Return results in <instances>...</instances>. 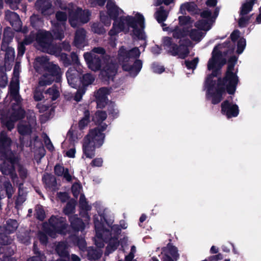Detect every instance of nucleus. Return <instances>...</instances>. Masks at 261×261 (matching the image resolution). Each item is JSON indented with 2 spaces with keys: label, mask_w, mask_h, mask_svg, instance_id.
Segmentation results:
<instances>
[{
  "label": "nucleus",
  "mask_w": 261,
  "mask_h": 261,
  "mask_svg": "<svg viewBox=\"0 0 261 261\" xmlns=\"http://www.w3.org/2000/svg\"><path fill=\"white\" fill-rule=\"evenodd\" d=\"M105 138V134L104 133H100L98 130L91 129L89 133L85 137L84 140L90 141L97 148L100 147L104 142Z\"/></svg>",
  "instance_id": "nucleus-15"
},
{
  "label": "nucleus",
  "mask_w": 261,
  "mask_h": 261,
  "mask_svg": "<svg viewBox=\"0 0 261 261\" xmlns=\"http://www.w3.org/2000/svg\"><path fill=\"white\" fill-rule=\"evenodd\" d=\"M95 81L94 76L90 73H86L81 76V88H85L91 85Z\"/></svg>",
  "instance_id": "nucleus-29"
},
{
  "label": "nucleus",
  "mask_w": 261,
  "mask_h": 261,
  "mask_svg": "<svg viewBox=\"0 0 261 261\" xmlns=\"http://www.w3.org/2000/svg\"><path fill=\"white\" fill-rule=\"evenodd\" d=\"M36 217L42 220L45 217V213L42 207L41 206H37L36 207Z\"/></svg>",
  "instance_id": "nucleus-60"
},
{
  "label": "nucleus",
  "mask_w": 261,
  "mask_h": 261,
  "mask_svg": "<svg viewBox=\"0 0 261 261\" xmlns=\"http://www.w3.org/2000/svg\"><path fill=\"white\" fill-rule=\"evenodd\" d=\"M207 88L206 97L207 99L211 98V102L213 105L218 104L223 99V95L225 93L224 89L217 84V86L209 89V86L205 85Z\"/></svg>",
  "instance_id": "nucleus-13"
},
{
  "label": "nucleus",
  "mask_w": 261,
  "mask_h": 261,
  "mask_svg": "<svg viewBox=\"0 0 261 261\" xmlns=\"http://www.w3.org/2000/svg\"><path fill=\"white\" fill-rule=\"evenodd\" d=\"M14 37V34L10 27H6L4 29L3 38L2 40L10 43Z\"/></svg>",
  "instance_id": "nucleus-41"
},
{
  "label": "nucleus",
  "mask_w": 261,
  "mask_h": 261,
  "mask_svg": "<svg viewBox=\"0 0 261 261\" xmlns=\"http://www.w3.org/2000/svg\"><path fill=\"white\" fill-rule=\"evenodd\" d=\"M212 23L208 20L200 19L196 22L195 26L200 30L207 31L211 29Z\"/></svg>",
  "instance_id": "nucleus-32"
},
{
  "label": "nucleus",
  "mask_w": 261,
  "mask_h": 261,
  "mask_svg": "<svg viewBox=\"0 0 261 261\" xmlns=\"http://www.w3.org/2000/svg\"><path fill=\"white\" fill-rule=\"evenodd\" d=\"M0 169L4 174L10 175L13 177L15 172L14 164H1Z\"/></svg>",
  "instance_id": "nucleus-34"
},
{
  "label": "nucleus",
  "mask_w": 261,
  "mask_h": 261,
  "mask_svg": "<svg viewBox=\"0 0 261 261\" xmlns=\"http://www.w3.org/2000/svg\"><path fill=\"white\" fill-rule=\"evenodd\" d=\"M72 13L79 22L83 23H87L89 21L91 15V13L89 10H83L82 9L80 8H77Z\"/></svg>",
  "instance_id": "nucleus-23"
},
{
  "label": "nucleus",
  "mask_w": 261,
  "mask_h": 261,
  "mask_svg": "<svg viewBox=\"0 0 261 261\" xmlns=\"http://www.w3.org/2000/svg\"><path fill=\"white\" fill-rule=\"evenodd\" d=\"M7 77L3 67H0V84L5 87L7 84Z\"/></svg>",
  "instance_id": "nucleus-58"
},
{
  "label": "nucleus",
  "mask_w": 261,
  "mask_h": 261,
  "mask_svg": "<svg viewBox=\"0 0 261 261\" xmlns=\"http://www.w3.org/2000/svg\"><path fill=\"white\" fill-rule=\"evenodd\" d=\"M34 68L36 71L39 73H42L51 62H49V58L46 56L38 57L35 59Z\"/></svg>",
  "instance_id": "nucleus-19"
},
{
  "label": "nucleus",
  "mask_w": 261,
  "mask_h": 261,
  "mask_svg": "<svg viewBox=\"0 0 261 261\" xmlns=\"http://www.w3.org/2000/svg\"><path fill=\"white\" fill-rule=\"evenodd\" d=\"M221 113L227 119L237 117L239 115V107L232 101V96H229L221 103Z\"/></svg>",
  "instance_id": "nucleus-9"
},
{
  "label": "nucleus",
  "mask_w": 261,
  "mask_h": 261,
  "mask_svg": "<svg viewBox=\"0 0 261 261\" xmlns=\"http://www.w3.org/2000/svg\"><path fill=\"white\" fill-rule=\"evenodd\" d=\"M55 172L59 176H63L68 181L71 179V176L68 173L67 169H65L61 164H57L55 167Z\"/></svg>",
  "instance_id": "nucleus-31"
},
{
  "label": "nucleus",
  "mask_w": 261,
  "mask_h": 261,
  "mask_svg": "<svg viewBox=\"0 0 261 261\" xmlns=\"http://www.w3.org/2000/svg\"><path fill=\"white\" fill-rule=\"evenodd\" d=\"M44 52L56 56H59L62 53L59 44H54L52 43L50 44L49 47H47Z\"/></svg>",
  "instance_id": "nucleus-33"
},
{
  "label": "nucleus",
  "mask_w": 261,
  "mask_h": 261,
  "mask_svg": "<svg viewBox=\"0 0 261 261\" xmlns=\"http://www.w3.org/2000/svg\"><path fill=\"white\" fill-rule=\"evenodd\" d=\"M86 90V88L81 87L76 92L74 96V99L77 102L80 101L82 98L83 95L85 94Z\"/></svg>",
  "instance_id": "nucleus-59"
},
{
  "label": "nucleus",
  "mask_w": 261,
  "mask_h": 261,
  "mask_svg": "<svg viewBox=\"0 0 261 261\" xmlns=\"http://www.w3.org/2000/svg\"><path fill=\"white\" fill-rule=\"evenodd\" d=\"M43 180L46 189L50 191H56L58 189V185L55 177L48 173L45 174L43 177Z\"/></svg>",
  "instance_id": "nucleus-24"
},
{
  "label": "nucleus",
  "mask_w": 261,
  "mask_h": 261,
  "mask_svg": "<svg viewBox=\"0 0 261 261\" xmlns=\"http://www.w3.org/2000/svg\"><path fill=\"white\" fill-rule=\"evenodd\" d=\"M118 65L117 63L111 61L107 63L100 70L101 79L103 82L113 81L117 73Z\"/></svg>",
  "instance_id": "nucleus-12"
},
{
  "label": "nucleus",
  "mask_w": 261,
  "mask_h": 261,
  "mask_svg": "<svg viewBox=\"0 0 261 261\" xmlns=\"http://www.w3.org/2000/svg\"><path fill=\"white\" fill-rule=\"evenodd\" d=\"M188 35L192 40L199 41L202 37L203 33L197 29H192L190 31H189Z\"/></svg>",
  "instance_id": "nucleus-40"
},
{
  "label": "nucleus",
  "mask_w": 261,
  "mask_h": 261,
  "mask_svg": "<svg viewBox=\"0 0 261 261\" xmlns=\"http://www.w3.org/2000/svg\"><path fill=\"white\" fill-rule=\"evenodd\" d=\"M246 45V39L244 38H240L237 43V53L238 54H242Z\"/></svg>",
  "instance_id": "nucleus-52"
},
{
  "label": "nucleus",
  "mask_w": 261,
  "mask_h": 261,
  "mask_svg": "<svg viewBox=\"0 0 261 261\" xmlns=\"http://www.w3.org/2000/svg\"><path fill=\"white\" fill-rule=\"evenodd\" d=\"M86 36V32L85 29L81 28L77 30L75 32L74 39V45L78 48H80L84 46Z\"/></svg>",
  "instance_id": "nucleus-25"
},
{
  "label": "nucleus",
  "mask_w": 261,
  "mask_h": 261,
  "mask_svg": "<svg viewBox=\"0 0 261 261\" xmlns=\"http://www.w3.org/2000/svg\"><path fill=\"white\" fill-rule=\"evenodd\" d=\"M220 49L218 48V46L216 45L214 47L212 53V57L209 59L207 63V69L208 70L210 71L214 67H216V65L221 59L222 54Z\"/></svg>",
  "instance_id": "nucleus-18"
},
{
  "label": "nucleus",
  "mask_w": 261,
  "mask_h": 261,
  "mask_svg": "<svg viewBox=\"0 0 261 261\" xmlns=\"http://www.w3.org/2000/svg\"><path fill=\"white\" fill-rule=\"evenodd\" d=\"M221 69V66H218L216 65V67L213 68L211 70H212V72L209 74L205 81V85L209 86V89L211 90L213 87H215L217 82L216 80H214L213 79L214 77H217L220 74V70Z\"/></svg>",
  "instance_id": "nucleus-21"
},
{
  "label": "nucleus",
  "mask_w": 261,
  "mask_h": 261,
  "mask_svg": "<svg viewBox=\"0 0 261 261\" xmlns=\"http://www.w3.org/2000/svg\"><path fill=\"white\" fill-rule=\"evenodd\" d=\"M66 75L68 83L71 87L76 88L79 86L81 84V76L76 71L71 72L68 70Z\"/></svg>",
  "instance_id": "nucleus-22"
},
{
  "label": "nucleus",
  "mask_w": 261,
  "mask_h": 261,
  "mask_svg": "<svg viewBox=\"0 0 261 261\" xmlns=\"http://www.w3.org/2000/svg\"><path fill=\"white\" fill-rule=\"evenodd\" d=\"M84 57L88 68L91 70L97 71L101 69L102 60L100 56L86 52L84 53Z\"/></svg>",
  "instance_id": "nucleus-14"
},
{
  "label": "nucleus",
  "mask_w": 261,
  "mask_h": 261,
  "mask_svg": "<svg viewBox=\"0 0 261 261\" xmlns=\"http://www.w3.org/2000/svg\"><path fill=\"white\" fill-rule=\"evenodd\" d=\"M44 231L49 236L55 238L57 233H64L66 228L65 219L61 217L52 216L49 220V224H44Z\"/></svg>",
  "instance_id": "nucleus-8"
},
{
  "label": "nucleus",
  "mask_w": 261,
  "mask_h": 261,
  "mask_svg": "<svg viewBox=\"0 0 261 261\" xmlns=\"http://www.w3.org/2000/svg\"><path fill=\"white\" fill-rule=\"evenodd\" d=\"M172 37L175 39H179V45L174 43L173 39L170 37H164L163 39V45L167 52L170 55L178 57L182 59L186 58L190 54L189 46L192 43L188 38L181 40L188 35L189 30L188 28H179L176 26L172 30Z\"/></svg>",
  "instance_id": "nucleus-1"
},
{
  "label": "nucleus",
  "mask_w": 261,
  "mask_h": 261,
  "mask_svg": "<svg viewBox=\"0 0 261 261\" xmlns=\"http://www.w3.org/2000/svg\"><path fill=\"white\" fill-rule=\"evenodd\" d=\"M155 18L159 23L165 21L167 18V14L163 6H161L159 10L155 12Z\"/></svg>",
  "instance_id": "nucleus-36"
},
{
  "label": "nucleus",
  "mask_w": 261,
  "mask_h": 261,
  "mask_svg": "<svg viewBox=\"0 0 261 261\" xmlns=\"http://www.w3.org/2000/svg\"><path fill=\"white\" fill-rule=\"evenodd\" d=\"M69 219L72 226L74 229L78 230L84 229V223L76 215L70 217Z\"/></svg>",
  "instance_id": "nucleus-35"
},
{
  "label": "nucleus",
  "mask_w": 261,
  "mask_h": 261,
  "mask_svg": "<svg viewBox=\"0 0 261 261\" xmlns=\"http://www.w3.org/2000/svg\"><path fill=\"white\" fill-rule=\"evenodd\" d=\"M182 9H184V11L186 10L188 12L195 14H199V12L200 11V9L198 8L197 5L195 4L194 2L186 3L181 5L180 7V10L181 11V13L182 14H184V13L182 11Z\"/></svg>",
  "instance_id": "nucleus-30"
},
{
  "label": "nucleus",
  "mask_w": 261,
  "mask_h": 261,
  "mask_svg": "<svg viewBox=\"0 0 261 261\" xmlns=\"http://www.w3.org/2000/svg\"><path fill=\"white\" fill-rule=\"evenodd\" d=\"M132 65L129 63H125L122 65V68L124 71H127L134 76H136L142 67V62L141 60L135 59Z\"/></svg>",
  "instance_id": "nucleus-17"
},
{
  "label": "nucleus",
  "mask_w": 261,
  "mask_h": 261,
  "mask_svg": "<svg viewBox=\"0 0 261 261\" xmlns=\"http://www.w3.org/2000/svg\"><path fill=\"white\" fill-rule=\"evenodd\" d=\"M32 141V145L30 147L33 148L34 150H42L44 152L45 150L44 149L42 141L39 138L38 136H35L33 139H31Z\"/></svg>",
  "instance_id": "nucleus-42"
},
{
  "label": "nucleus",
  "mask_w": 261,
  "mask_h": 261,
  "mask_svg": "<svg viewBox=\"0 0 261 261\" xmlns=\"http://www.w3.org/2000/svg\"><path fill=\"white\" fill-rule=\"evenodd\" d=\"M5 105L10 107L11 114L9 116L2 119L1 123L3 127L11 131L16 122V62L14 65L13 77L9 86L8 94L4 101Z\"/></svg>",
  "instance_id": "nucleus-4"
},
{
  "label": "nucleus",
  "mask_w": 261,
  "mask_h": 261,
  "mask_svg": "<svg viewBox=\"0 0 261 261\" xmlns=\"http://www.w3.org/2000/svg\"><path fill=\"white\" fill-rule=\"evenodd\" d=\"M179 24L184 26L191 23V18L189 16H180L178 17Z\"/></svg>",
  "instance_id": "nucleus-56"
},
{
  "label": "nucleus",
  "mask_w": 261,
  "mask_h": 261,
  "mask_svg": "<svg viewBox=\"0 0 261 261\" xmlns=\"http://www.w3.org/2000/svg\"><path fill=\"white\" fill-rule=\"evenodd\" d=\"M95 207L97 211L99 216L100 218L99 221L96 216L94 217V222L96 231V238L99 240L95 241V244L98 247H103L104 246L103 241H106L109 236L112 233L115 234L119 233L120 230L119 226L117 225H113V221L111 220L107 222L102 213L103 207L100 202H96Z\"/></svg>",
  "instance_id": "nucleus-3"
},
{
  "label": "nucleus",
  "mask_w": 261,
  "mask_h": 261,
  "mask_svg": "<svg viewBox=\"0 0 261 261\" xmlns=\"http://www.w3.org/2000/svg\"><path fill=\"white\" fill-rule=\"evenodd\" d=\"M198 58H195L192 61L186 60L185 64L188 69H194L198 63Z\"/></svg>",
  "instance_id": "nucleus-54"
},
{
  "label": "nucleus",
  "mask_w": 261,
  "mask_h": 261,
  "mask_svg": "<svg viewBox=\"0 0 261 261\" xmlns=\"http://www.w3.org/2000/svg\"><path fill=\"white\" fill-rule=\"evenodd\" d=\"M19 195L17 197V205L23 203L25 200L27 195V191L22 187V185L20 184L19 187Z\"/></svg>",
  "instance_id": "nucleus-49"
},
{
  "label": "nucleus",
  "mask_w": 261,
  "mask_h": 261,
  "mask_svg": "<svg viewBox=\"0 0 261 261\" xmlns=\"http://www.w3.org/2000/svg\"><path fill=\"white\" fill-rule=\"evenodd\" d=\"M91 29L94 33L99 35H103L106 32L103 25L98 22L93 23L91 26Z\"/></svg>",
  "instance_id": "nucleus-46"
},
{
  "label": "nucleus",
  "mask_w": 261,
  "mask_h": 261,
  "mask_svg": "<svg viewBox=\"0 0 261 261\" xmlns=\"http://www.w3.org/2000/svg\"><path fill=\"white\" fill-rule=\"evenodd\" d=\"M75 201L73 200H70L64 209V212L66 215H69L74 212Z\"/></svg>",
  "instance_id": "nucleus-50"
},
{
  "label": "nucleus",
  "mask_w": 261,
  "mask_h": 261,
  "mask_svg": "<svg viewBox=\"0 0 261 261\" xmlns=\"http://www.w3.org/2000/svg\"><path fill=\"white\" fill-rule=\"evenodd\" d=\"M216 46H218L219 49H222L223 48H228L226 51L223 52L224 56H226L228 53L231 54L233 52L234 48H230V41L229 40H226L224 42L221 44H218Z\"/></svg>",
  "instance_id": "nucleus-48"
},
{
  "label": "nucleus",
  "mask_w": 261,
  "mask_h": 261,
  "mask_svg": "<svg viewBox=\"0 0 261 261\" xmlns=\"http://www.w3.org/2000/svg\"><path fill=\"white\" fill-rule=\"evenodd\" d=\"M59 56L60 57L61 60L62 61L64 66L68 67L71 65L70 58L67 54L61 53Z\"/></svg>",
  "instance_id": "nucleus-57"
},
{
  "label": "nucleus",
  "mask_w": 261,
  "mask_h": 261,
  "mask_svg": "<svg viewBox=\"0 0 261 261\" xmlns=\"http://www.w3.org/2000/svg\"><path fill=\"white\" fill-rule=\"evenodd\" d=\"M107 117V113L106 111H97L95 115L92 117V121L97 123L102 122Z\"/></svg>",
  "instance_id": "nucleus-39"
},
{
  "label": "nucleus",
  "mask_w": 261,
  "mask_h": 261,
  "mask_svg": "<svg viewBox=\"0 0 261 261\" xmlns=\"http://www.w3.org/2000/svg\"><path fill=\"white\" fill-rule=\"evenodd\" d=\"M140 51L138 47H134L127 50L125 47L121 46L118 51L117 59L119 62L122 64L128 63L132 60L137 59L140 57Z\"/></svg>",
  "instance_id": "nucleus-11"
},
{
  "label": "nucleus",
  "mask_w": 261,
  "mask_h": 261,
  "mask_svg": "<svg viewBox=\"0 0 261 261\" xmlns=\"http://www.w3.org/2000/svg\"><path fill=\"white\" fill-rule=\"evenodd\" d=\"M80 205L81 208L86 212L90 210L91 209V206L88 204L85 196L83 194H81L80 196Z\"/></svg>",
  "instance_id": "nucleus-53"
},
{
  "label": "nucleus",
  "mask_w": 261,
  "mask_h": 261,
  "mask_svg": "<svg viewBox=\"0 0 261 261\" xmlns=\"http://www.w3.org/2000/svg\"><path fill=\"white\" fill-rule=\"evenodd\" d=\"M239 79L237 74L227 73L224 74V76L219 77L217 80V85L224 89V90L230 95H233L236 91Z\"/></svg>",
  "instance_id": "nucleus-7"
},
{
  "label": "nucleus",
  "mask_w": 261,
  "mask_h": 261,
  "mask_svg": "<svg viewBox=\"0 0 261 261\" xmlns=\"http://www.w3.org/2000/svg\"><path fill=\"white\" fill-rule=\"evenodd\" d=\"M118 246V243L114 239L111 240V242L107 246V250L109 253L115 250Z\"/></svg>",
  "instance_id": "nucleus-61"
},
{
  "label": "nucleus",
  "mask_w": 261,
  "mask_h": 261,
  "mask_svg": "<svg viewBox=\"0 0 261 261\" xmlns=\"http://www.w3.org/2000/svg\"><path fill=\"white\" fill-rule=\"evenodd\" d=\"M112 29L109 32L111 36L117 35L119 33L124 31L125 29L124 21L128 27L134 29V34L139 40H144L145 37L144 34L145 29V18L143 15L137 12L135 16L127 15L121 16L119 19H114Z\"/></svg>",
  "instance_id": "nucleus-2"
},
{
  "label": "nucleus",
  "mask_w": 261,
  "mask_h": 261,
  "mask_svg": "<svg viewBox=\"0 0 261 261\" xmlns=\"http://www.w3.org/2000/svg\"><path fill=\"white\" fill-rule=\"evenodd\" d=\"M152 69L154 72L162 73L165 71L164 66L159 65L157 63H153L152 64Z\"/></svg>",
  "instance_id": "nucleus-62"
},
{
  "label": "nucleus",
  "mask_w": 261,
  "mask_h": 261,
  "mask_svg": "<svg viewBox=\"0 0 261 261\" xmlns=\"http://www.w3.org/2000/svg\"><path fill=\"white\" fill-rule=\"evenodd\" d=\"M110 93L108 88H100L95 93V99H108V95L110 94Z\"/></svg>",
  "instance_id": "nucleus-37"
},
{
  "label": "nucleus",
  "mask_w": 261,
  "mask_h": 261,
  "mask_svg": "<svg viewBox=\"0 0 261 261\" xmlns=\"http://www.w3.org/2000/svg\"><path fill=\"white\" fill-rule=\"evenodd\" d=\"M17 132L20 134V147L22 148L24 146L32 145L31 135L32 133V128L30 123L27 124L19 123L17 124Z\"/></svg>",
  "instance_id": "nucleus-10"
},
{
  "label": "nucleus",
  "mask_w": 261,
  "mask_h": 261,
  "mask_svg": "<svg viewBox=\"0 0 261 261\" xmlns=\"http://www.w3.org/2000/svg\"><path fill=\"white\" fill-rule=\"evenodd\" d=\"M51 6L52 4L50 0H37L35 4L36 9L40 11L44 15L47 13V11L51 9Z\"/></svg>",
  "instance_id": "nucleus-27"
},
{
  "label": "nucleus",
  "mask_w": 261,
  "mask_h": 261,
  "mask_svg": "<svg viewBox=\"0 0 261 261\" xmlns=\"http://www.w3.org/2000/svg\"><path fill=\"white\" fill-rule=\"evenodd\" d=\"M107 111L110 117L113 119L118 118L119 115V110L116 108L115 104L113 102H111L108 105Z\"/></svg>",
  "instance_id": "nucleus-38"
},
{
  "label": "nucleus",
  "mask_w": 261,
  "mask_h": 261,
  "mask_svg": "<svg viewBox=\"0 0 261 261\" xmlns=\"http://www.w3.org/2000/svg\"><path fill=\"white\" fill-rule=\"evenodd\" d=\"M83 145V152L85 155L88 158L92 159L95 156L96 146L92 144L89 141L84 140Z\"/></svg>",
  "instance_id": "nucleus-28"
},
{
  "label": "nucleus",
  "mask_w": 261,
  "mask_h": 261,
  "mask_svg": "<svg viewBox=\"0 0 261 261\" xmlns=\"http://www.w3.org/2000/svg\"><path fill=\"white\" fill-rule=\"evenodd\" d=\"M82 187L79 184H74L72 187V192L74 197H77L80 194Z\"/></svg>",
  "instance_id": "nucleus-63"
},
{
  "label": "nucleus",
  "mask_w": 261,
  "mask_h": 261,
  "mask_svg": "<svg viewBox=\"0 0 261 261\" xmlns=\"http://www.w3.org/2000/svg\"><path fill=\"white\" fill-rule=\"evenodd\" d=\"M12 141L8 136L7 133L5 130L0 132V153L2 159L4 161L3 163H6V161L9 163H16V156H15L11 149V145Z\"/></svg>",
  "instance_id": "nucleus-6"
},
{
  "label": "nucleus",
  "mask_w": 261,
  "mask_h": 261,
  "mask_svg": "<svg viewBox=\"0 0 261 261\" xmlns=\"http://www.w3.org/2000/svg\"><path fill=\"white\" fill-rule=\"evenodd\" d=\"M56 251L61 257H66L68 255L67 245L65 243H59L56 247Z\"/></svg>",
  "instance_id": "nucleus-43"
},
{
  "label": "nucleus",
  "mask_w": 261,
  "mask_h": 261,
  "mask_svg": "<svg viewBox=\"0 0 261 261\" xmlns=\"http://www.w3.org/2000/svg\"><path fill=\"white\" fill-rule=\"evenodd\" d=\"M56 18L57 21L64 23L67 20V14L65 12L61 11H57L56 13Z\"/></svg>",
  "instance_id": "nucleus-55"
},
{
  "label": "nucleus",
  "mask_w": 261,
  "mask_h": 261,
  "mask_svg": "<svg viewBox=\"0 0 261 261\" xmlns=\"http://www.w3.org/2000/svg\"><path fill=\"white\" fill-rule=\"evenodd\" d=\"M14 57V49L11 47L6 51L5 55V65H6L7 64H10V63L13 62Z\"/></svg>",
  "instance_id": "nucleus-44"
},
{
  "label": "nucleus",
  "mask_w": 261,
  "mask_h": 261,
  "mask_svg": "<svg viewBox=\"0 0 261 261\" xmlns=\"http://www.w3.org/2000/svg\"><path fill=\"white\" fill-rule=\"evenodd\" d=\"M33 98L36 101L41 100L44 98L42 92L36 89L34 92Z\"/></svg>",
  "instance_id": "nucleus-64"
},
{
  "label": "nucleus",
  "mask_w": 261,
  "mask_h": 261,
  "mask_svg": "<svg viewBox=\"0 0 261 261\" xmlns=\"http://www.w3.org/2000/svg\"><path fill=\"white\" fill-rule=\"evenodd\" d=\"M108 14L110 18L113 20L117 19L119 16V13H123V11L120 9L115 3L111 0H108L106 6Z\"/></svg>",
  "instance_id": "nucleus-20"
},
{
  "label": "nucleus",
  "mask_w": 261,
  "mask_h": 261,
  "mask_svg": "<svg viewBox=\"0 0 261 261\" xmlns=\"http://www.w3.org/2000/svg\"><path fill=\"white\" fill-rule=\"evenodd\" d=\"M162 253L165 256L164 258L167 259H175L176 260L178 257L177 248L171 245H168L163 249Z\"/></svg>",
  "instance_id": "nucleus-26"
},
{
  "label": "nucleus",
  "mask_w": 261,
  "mask_h": 261,
  "mask_svg": "<svg viewBox=\"0 0 261 261\" xmlns=\"http://www.w3.org/2000/svg\"><path fill=\"white\" fill-rule=\"evenodd\" d=\"M45 93L51 96V98L53 101L56 100L60 96L59 91L56 85L49 88Z\"/></svg>",
  "instance_id": "nucleus-47"
},
{
  "label": "nucleus",
  "mask_w": 261,
  "mask_h": 261,
  "mask_svg": "<svg viewBox=\"0 0 261 261\" xmlns=\"http://www.w3.org/2000/svg\"><path fill=\"white\" fill-rule=\"evenodd\" d=\"M43 74L39 79V85L41 87L51 85L54 82L60 83L62 72L58 64L51 62L42 72Z\"/></svg>",
  "instance_id": "nucleus-5"
},
{
  "label": "nucleus",
  "mask_w": 261,
  "mask_h": 261,
  "mask_svg": "<svg viewBox=\"0 0 261 261\" xmlns=\"http://www.w3.org/2000/svg\"><path fill=\"white\" fill-rule=\"evenodd\" d=\"M253 9V6L247 1L244 3L240 10V16H245L248 14Z\"/></svg>",
  "instance_id": "nucleus-45"
},
{
  "label": "nucleus",
  "mask_w": 261,
  "mask_h": 261,
  "mask_svg": "<svg viewBox=\"0 0 261 261\" xmlns=\"http://www.w3.org/2000/svg\"><path fill=\"white\" fill-rule=\"evenodd\" d=\"M251 17L252 15H249L247 16H241V17L238 20L239 27L241 28L246 27L248 24Z\"/></svg>",
  "instance_id": "nucleus-51"
},
{
  "label": "nucleus",
  "mask_w": 261,
  "mask_h": 261,
  "mask_svg": "<svg viewBox=\"0 0 261 261\" xmlns=\"http://www.w3.org/2000/svg\"><path fill=\"white\" fill-rule=\"evenodd\" d=\"M36 41L41 48L42 51L44 52L52 43V36L48 32L40 33L36 36Z\"/></svg>",
  "instance_id": "nucleus-16"
}]
</instances>
